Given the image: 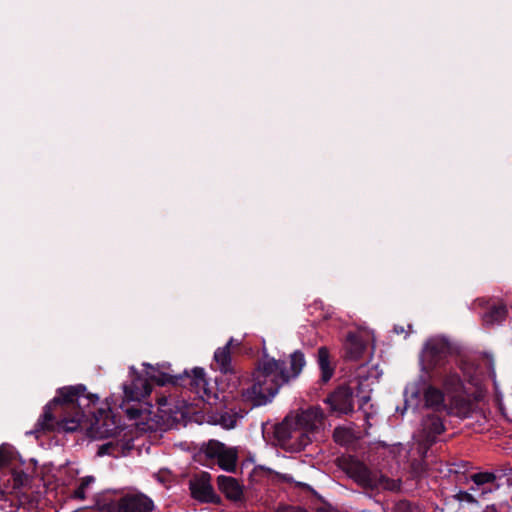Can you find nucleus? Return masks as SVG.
<instances>
[{
	"mask_svg": "<svg viewBox=\"0 0 512 512\" xmlns=\"http://www.w3.org/2000/svg\"><path fill=\"white\" fill-rule=\"evenodd\" d=\"M450 353L448 343L441 338H432L426 342L421 354L422 370L431 373L435 383H411L405 388L406 407H416L422 396L424 407L435 412L465 417L470 412V401L465 388L456 372L446 369Z\"/></svg>",
	"mask_w": 512,
	"mask_h": 512,
	"instance_id": "nucleus-1",
	"label": "nucleus"
},
{
	"mask_svg": "<svg viewBox=\"0 0 512 512\" xmlns=\"http://www.w3.org/2000/svg\"><path fill=\"white\" fill-rule=\"evenodd\" d=\"M305 363V357L300 351L290 355L289 367H286L284 361L264 356L252 374V383L243 388L242 398L253 406L266 405L284 384L299 376Z\"/></svg>",
	"mask_w": 512,
	"mask_h": 512,
	"instance_id": "nucleus-2",
	"label": "nucleus"
},
{
	"mask_svg": "<svg viewBox=\"0 0 512 512\" xmlns=\"http://www.w3.org/2000/svg\"><path fill=\"white\" fill-rule=\"evenodd\" d=\"M98 400V396L87 393L83 385L60 388L58 396L45 406L43 415L36 424V432L54 428L53 408H59L63 414L59 426L67 432L76 431L91 413L90 407Z\"/></svg>",
	"mask_w": 512,
	"mask_h": 512,
	"instance_id": "nucleus-3",
	"label": "nucleus"
},
{
	"mask_svg": "<svg viewBox=\"0 0 512 512\" xmlns=\"http://www.w3.org/2000/svg\"><path fill=\"white\" fill-rule=\"evenodd\" d=\"M323 425L319 407H310L288 415L276 425L274 435L279 445L291 451H300L312 441V435Z\"/></svg>",
	"mask_w": 512,
	"mask_h": 512,
	"instance_id": "nucleus-4",
	"label": "nucleus"
},
{
	"mask_svg": "<svg viewBox=\"0 0 512 512\" xmlns=\"http://www.w3.org/2000/svg\"><path fill=\"white\" fill-rule=\"evenodd\" d=\"M346 472L358 485L371 490L399 491L400 480L370 471L362 462L352 460L347 464Z\"/></svg>",
	"mask_w": 512,
	"mask_h": 512,
	"instance_id": "nucleus-5",
	"label": "nucleus"
},
{
	"mask_svg": "<svg viewBox=\"0 0 512 512\" xmlns=\"http://www.w3.org/2000/svg\"><path fill=\"white\" fill-rule=\"evenodd\" d=\"M201 450L207 458L216 461L223 470L235 471L238 458L236 448L228 447L217 440H209Z\"/></svg>",
	"mask_w": 512,
	"mask_h": 512,
	"instance_id": "nucleus-6",
	"label": "nucleus"
},
{
	"mask_svg": "<svg viewBox=\"0 0 512 512\" xmlns=\"http://www.w3.org/2000/svg\"><path fill=\"white\" fill-rule=\"evenodd\" d=\"M153 502L143 494H128L109 504V512H151Z\"/></svg>",
	"mask_w": 512,
	"mask_h": 512,
	"instance_id": "nucleus-7",
	"label": "nucleus"
},
{
	"mask_svg": "<svg viewBox=\"0 0 512 512\" xmlns=\"http://www.w3.org/2000/svg\"><path fill=\"white\" fill-rule=\"evenodd\" d=\"M371 338V333L365 329L349 332L344 343L346 357L354 361L361 359L366 349V344Z\"/></svg>",
	"mask_w": 512,
	"mask_h": 512,
	"instance_id": "nucleus-8",
	"label": "nucleus"
},
{
	"mask_svg": "<svg viewBox=\"0 0 512 512\" xmlns=\"http://www.w3.org/2000/svg\"><path fill=\"white\" fill-rule=\"evenodd\" d=\"M190 490L192 496L201 502L216 503L219 501V497L214 493L211 485V476L209 473L203 472L194 477L190 481Z\"/></svg>",
	"mask_w": 512,
	"mask_h": 512,
	"instance_id": "nucleus-9",
	"label": "nucleus"
},
{
	"mask_svg": "<svg viewBox=\"0 0 512 512\" xmlns=\"http://www.w3.org/2000/svg\"><path fill=\"white\" fill-rule=\"evenodd\" d=\"M130 371L131 383L123 385L125 399L127 401H140L150 394L151 385L147 379L136 373L134 367H131Z\"/></svg>",
	"mask_w": 512,
	"mask_h": 512,
	"instance_id": "nucleus-10",
	"label": "nucleus"
},
{
	"mask_svg": "<svg viewBox=\"0 0 512 512\" xmlns=\"http://www.w3.org/2000/svg\"><path fill=\"white\" fill-rule=\"evenodd\" d=\"M331 410L340 414H347L353 411V393L348 387H340L326 400Z\"/></svg>",
	"mask_w": 512,
	"mask_h": 512,
	"instance_id": "nucleus-11",
	"label": "nucleus"
},
{
	"mask_svg": "<svg viewBox=\"0 0 512 512\" xmlns=\"http://www.w3.org/2000/svg\"><path fill=\"white\" fill-rule=\"evenodd\" d=\"M474 486L471 490L478 496H485L497 489L496 476L490 472H480L471 476Z\"/></svg>",
	"mask_w": 512,
	"mask_h": 512,
	"instance_id": "nucleus-12",
	"label": "nucleus"
},
{
	"mask_svg": "<svg viewBox=\"0 0 512 512\" xmlns=\"http://www.w3.org/2000/svg\"><path fill=\"white\" fill-rule=\"evenodd\" d=\"M219 490L225 496L233 501H238L242 498L243 490L238 481L230 476L220 475L217 478Z\"/></svg>",
	"mask_w": 512,
	"mask_h": 512,
	"instance_id": "nucleus-13",
	"label": "nucleus"
},
{
	"mask_svg": "<svg viewBox=\"0 0 512 512\" xmlns=\"http://www.w3.org/2000/svg\"><path fill=\"white\" fill-rule=\"evenodd\" d=\"M240 343L231 338L224 347L218 348L214 353V362L217 368L227 373L231 371V347L239 346Z\"/></svg>",
	"mask_w": 512,
	"mask_h": 512,
	"instance_id": "nucleus-14",
	"label": "nucleus"
},
{
	"mask_svg": "<svg viewBox=\"0 0 512 512\" xmlns=\"http://www.w3.org/2000/svg\"><path fill=\"white\" fill-rule=\"evenodd\" d=\"M444 430V425L438 416L432 415L425 418L422 422L423 441L430 443L433 442L435 437L441 434Z\"/></svg>",
	"mask_w": 512,
	"mask_h": 512,
	"instance_id": "nucleus-15",
	"label": "nucleus"
},
{
	"mask_svg": "<svg viewBox=\"0 0 512 512\" xmlns=\"http://www.w3.org/2000/svg\"><path fill=\"white\" fill-rule=\"evenodd\" d=\"M188 378L190 379L191 388L200 398H204L208 394V381L204 369L194 368Z\"/></svg>",
	"mask_w": 512,
	"mask_h": 512,
	"instance_id": "nucleus-16",
	"label": "nucleus"
},
{
	"mask_svg": "<svg viewBox=\"0 0 512 512\" xmlns=\"http://www.w3.org/2000/svg\"><path fill=\"white\" fill-rule=\"evenodd\" d=\"M95 481V477L91 475L82 477L70 497L72 499L85 500L87 495L91 492Z\"/></svg>",
	"mask_w": 512,
	"mask_h": 512,
	"instance_id": "nucleus-17",
	"label": "nucleus"
},
{
	"mask_svg": "<svg viewBox=\"0 0 512 512\" xmlns=\"http://www.w3.org/2000/svg\"><path fill=\"white\" fill-rule=\"evenodd\" d=\"M318 364L322 381H329L333 375V368L330 366L329 351L326 347H320L318 349Z\"/></svg>",
	"mask_w": 512,
	"mask_h": 512,
	"instance_id": "nucleus-18",
	"label": "nucleus"
},
{
	"mask_svg": "<svg viewBox=\"0 0 512 512\" xmlns=\"http://www.w3.org/2000/svg\"><path fill=\"white\" fill-rule=\"evenodd\" d=\"M145 366V379L157 383L158 385H165L166 383L171 381V376L161 372L158 367L151 366L149 364L144 363Z\"/></svg>",
	"mask_w": 512,
	"mask_h": 512,
	"instance_id": "nucleus-19",
	"label": "nucleus"
},
{
	"mask_svg": "<svg viewBox=\"0 0 512 512\" xmlns=\"http://www.w3.org/2000/svg\"><path fill=\"white\" fill-rule=\"evenodd\" d=\"M507 309L504 305L493 306L483 315V322L486 325H493L502 322L506 317Z\"/></svg>",
	"mask_w": 512,
	"mask_h": 512,
	"instance_id": "nucleus-20",
	"label": "nucleus"
},
{
	"mask_svg": "<svg viewBox=\"0 0 512 512\" xmlns=\"http://www.w3.org/2000/svg\"><path fill=\"white\" fill-rule=\"evenodd\" d=\"M115 429L116 427L114 426V422L108 424L106 419L104 420L103 425H101V421L99 419H96L92 426L94 435L99 438H106L113 435Z\"/></svg>",
	"mask_w": 512,
	"mask_h": 512,
	"instance_id": "nucleus-21",
	"label": "nucleus"
},
{
	"mask_svg": "<svg viewBox=\"0 0 512 512\" xmlns=\"http://www.w3.org/2000/svg\"><path fill=\"white\" fill-rule=\"evenodd\" d=\"M14 457V450L11 446H0V468L9 465Z\"/></svg>",
	"mask_w": 512,
	"mask_h": 512,
	"instance_id": "nucleus-22",
	"label": "nucleus"
},
{
	"mask_svg": "<svg viewBox=\"0 0 512 512\" xmlns=\"http://www.w3.org/2000/svg\"><path fill=\"white\" fill-rule=\"evenodd\" d=\"M97 454L99 456L112 455L114 457H118L120 454L118 444H115L113 442L105 443L99 447Z\"/></svg>",
	"mask_w": 512,
	"mask_h": 512,
	"instance_id": "nucleus-23",
	"label": "nucleus"
},
{
	"mask_svg": "<svg viewBox=\"0 0 512 512\" xmlns=\"http://www.w3.org/2000/svg\"><path fill=\"white\" fill-rule=\"evenodd\" d=\"M333 437L337 443L346 444L349 441L350 433L346 429L336 428Z\"/></svg>",
	"mask_w": 512,
	"mask_h": 512,
	"instance_id": "nucleus-24",
	"label": "nucleus"
},
{
	"mask_svg": "<svg viewBox=\"0 0 512 512\" xmlns=\"http://www.w3.org/2000/svg\"><path fill=\"white\" fill-rule=\"evenodd\" d=\"M393 512H419V510L412 508L407 501H399L395 504Z\"/></svg>",
	"mask_w": 512,
	"mask_h": 512,
	"instance_id": "nucleus-25",
	"label": "nucleus"
},
{
	"mask_svg": "<svg viewBox=\"0 0 512 512\" xmlns=\"http://www.w3.org/2000/svg\"><path fill=\"white\" fill-rule=\"evenodd\" d=\"M220 424L226 429H231L235 427L236 419L229 415H222Z\"/></svg>",
	"mask_w": 512,
	"mask_h": 512,
	"instance_id": "nucleus-26",
	"label": "nucleus"
},
{
	"mask_svg": "<svg viewBox=\"0 0 512 512\" xmlns=\"http://www.w3.org/2000/svg\"><path fill=\"white\" fill-rule=\"evenodd\" d=\"M274 512H305V510L299 507L280 505L275 509Z\"/></svg>",
	"mask_w": 512,
	"mask_h": 512,
	"instance_id": "nucleus-27",
	"label": "nucleus"
},
{
	"mask_svg": "<svg viewBox=\"0 0 512 512\" xmlns=\"http://www.w3.org/2000/svg\"><path fill=\"white\" fill-rule=\"evenodd\" d=\"M457 499L459 501H466V502H475L474 495L465 491H460L457 494Z\"/></svg>",
	"mask_w": 512,
	"mask_h": 512,
	"instance_id": "nucleus-28",
	"label": "nucleus"
},
{
	"mask_svg": "<svg viewBox=\"0 0 512 512\" xmlns=\"http://www.w3.org/2000/svg\"><path fill=\"white\" fill-rule=\"evenodd\" d=\"M15 485H22L24 480H26V475L23 473H15L14 474Z\"/></svg>",
	"mask_w": 512,
	"mask_h": 512,
	"instance_id": "nucleus-29",
	"label": "nucleus"
},
{
	"mask_svg": "<svg viewBox=\"0 0 512 512\" xmlns=\"http://www.w3.org/2000/svg\"><path fill=\"white\" fill-rule=\"evenodd\" d=\"M256 471H259V472H262V473H265V474H270L271 473L270 469H266L264 467H259V468L256 469Z\"/></svg>",
	"mask_w": 512,
	"mask_h": 512,
	"instance_id": "nucleus-30",
	"label": "nucleus"
},
{
	"mask_svg": "<svg viewBox=\"0 0 512 512\" xmlns=\"http://www.w3.org/2000/svg\"><path fill=\"white\" fill-rule=\"evenodd\" d=\"M395 332L399 333V332H401V329L395 328Z\"/></svg>",
	"mask_w": 512,
	"mask_h": 512,
	"instance_id": "nucleus-31",
	"label": "nucleus"
},
{
	"mask_svg": "<svg viewBox=\"0 0 512 512\" xmlns=\"http://www.w3.org/2000/svg\"><path fill=\"white\" fill-rule=\"evenodd\" d=\"M395 332L399 333V332H401V329L395 328Z\"/></svg>",
	"mask_w": 512,
	"mask_h": 512,
	"instance_id": "nucleus-32",
	"label": "nucleus"
},
{
	"mask_svg": "<svg viewBox=\"0 0 512 512\" xmlns=\"http://www.w3.org/2000/svg\"><path fill=\"white\" fill-rule=\"evenodd\" d=\"M306 512V511H305Z\"/></svg>",
	"mask_w": 512,
	"mask_h": 512,
	"instance_id": "nucleus-33",
	"label": "nucleus"
}]
</instances>
